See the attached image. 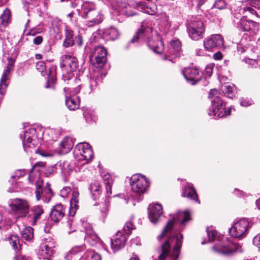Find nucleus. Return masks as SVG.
<instances>
[{"label": "nucleus", "instance_id": "9b49d317", "mask_svg": "<svg viewBox=\"0 0 260 260\" xmlns=\"http://www.w3.org/2000/svg\"><path fill=\"white\" fill-rule=\"evenodd\" d=\"M14 63L15 60L13 58H8L7 69L4 71L0 81V100L2 99L3 96L5 94L6 88L9 84L8 82L9 80V76Z\"/></svg>", "mask_w": 260, "mask_h": 260}, {"label": "nucleus", "instance_id": "680f3d73", "mask_svg": "<svg viewBox=\"0 0 260 260\" xmlns=\"http://www.w3.org/2000/svg\"><path fill=\"white\" fill-rule=\"evenodd\" d=\"M75 43L78 46H80L82 44V37L80 35H78L77 36L75 37Z\"/></svg>", "mask_w": 260, "mask_h": 260}, {"label": "nucleus", "instance_id": "0e129e2a", "mask_svg": "<svg viewBox=\"0 0 260 260\" xmlns=\"http://www.w3.org/2000/svg\"><path fill=\"white\" fill-rule=\"evenodd\" d=\"M213 57L215 60H220L222 58V54L220 52L218 51L214 54Z\"/></svg>", "mask_w": 260, "mask_h": 260}, {"label": "nucleus", "instance_id": "72a5a7b5", "mask_svg": "<svg viewBox=\"0 0 260 260\" xmlns=\"http://www.w3.org/2000/svg\"><path fill=\"white\" fill-rule=\"evenodd\" d=\"M83 258L87 260H101L102 256L98 253L91 250H87L82 256Z\"/></svg>", "mask_w": 260, "mask_h": 260}, {"label": "nucleus", "instance_id": "c85d7f7f", "mask_svg": "<svg viewBox=\"0 0 260 260\" xmlns=\"http://www.w3.org/2000/svg\"><path fill=\"white\" fill-rule=\"evenodd\" d=\"M11 12L9 9L4 10L3 14L0 16V31H5L4 29L8 24L11 22Z\"/></svg>", "mask_w": 260, "mask_h": 260}, {"label": "nucleus", "instance_id": "6ab92c4d", "mask_svg": "<svg viewBox=\"0 0 260 260\" xmlns=\"http://www.w3.org/2000/svg\"><path fill=\"white\" fill-rule=\"evenodd\" d=\"M153 37L156 41L153 39H149L148 45L149 47L155 53L160 54L164 51V45L158 34H155Z\"/></svg>", "mask_w": 260, "mask_h": 260}, {"label": "nucleus", "instance_id": "f257e3e1", "mask_svg": "<svg viewBox=\"0 0 260 260\" xmlns=\"http://www.w3.org/2000/svg\"><path fill=\"white\" fill-rule=\"evenodd\" d=\"M191 219L190 213L186 211L175 214L172 220H169L158 240L161 246L157 260H177L182 246L183 236L175 230L179 225L183 229L186 222Z\"/></svg>", "mask_w": 260, "mask_h": 260}, {"label": "nucleus", "instance_id": "dca6fc26", "mask_svg": "<svg viewBox=\"0 0 260 260\" xmlns=\"http://www.w3.org/2000/svg\"><path fill=\"white\" fill-rule=\"evenodd\" d=\"M60 64L61 67L66 68L70 72H75L78 66L77 58L67 55L62 57V62Z\"/></svg>", "mask_w": 260, "mask_h": 260}, {"label": "nucleus", "instance_id": "393cba45", "mask_svg": "<svg viewBox=\"0 0 260 260\" xmlns=\"http://www.w3.org/2000/svg\"><path fill=\"white\" fill-rule=\"evenodd\" d=\"M85 228V233L84 238L90 244L93 245L94 243L98 240V237L95 234L94 232L93 231L91 224L85 223L84 225Z\"/></svg>", "mask_w": 260, "mask_h": 260}, {"label": "nucleus", "instance_id": "338daca9", "mask_svg": "<svg viewBox=\"0 0 260 260\" xmlns=\"http://www.w3.org/2000/svg\"><path fill=\"white\" fill-rule=\"evenodd\" d=\"M122 1L123 0H112V2L115 3V5L118 7H122L123 6Z\"/></svg>", "mask_w": 260, "mask_h": 260}, {"label": "nucleus", "instance_id": "f3484780", "mask_svg": "<svg viewBox=\"0 0 260 260\" xmlns=\"http://www.w3.org/2000/svg\"><path fill=\"white\" fill-rule=\"evenodd\" d=\"M162 213V207L160 204H155L149 206L148 208V217L152 223L158 221L159 218Z\"/></svg>", "mask_w": 260, "mask_h": 260}, {"label": "nucleus", "instance_id": "a211bd4d", "mask_svg": "<svg viewBox=\"0 0 260 260\" xmlns=\"http://www.w3.org/2000/svg\"><path fill=\"white\" fill-rule=\"evenodd\" d=\"M238 27L243 31L254 32L258 30V24L257 23L253 21H247L243 17L241 18L240 21L238 22Z\"/></svg>", "mask_w": 260, "mask_h": 260}, {"label": "nucleus", "instance_id": "f704fd0d", "mask_svg": "<svg viewBox=\"0 0 260 260\" xmlns=\"http://www.w3.org/2000/svg\"><path fill=\"white\" fill-rule=\"evenodd\" d=\"M23 239L26 241H30L34 238V230L30 226L24 228L21 232Z\"/></svg>", "mask_w": 260, "mask_h": 260}, {"label": "nucleus", "instance_id": "3c124183", "mask_svg": "<svg viewBox=\"0 0 260 260\" xmlns=\"http://www.w3.org/2000/svg\"><path fill=\"white\" fill-rule=\"evenodd\" d=\"M71 188L70 187H64L60 190V194L62 197L65 198L71 191Z\"/></svg>", "mask_w": 260, "mask_h": 260}, {"label": "nucleus", "instance_id": "09e8293b", "mask_svg": "<svg viewBox=\"0 0 260 260\" xmlns=\"http://www.w3.org/2000/svg\"><path fill=\"white\" fill-rule=\"evenodd\" d=\"M157 12V8L156 6H152V7H147L145 10V13L149 15H153Z\"/></svg>", "mask_w": 260, "mask_h": 260}, {"label": "nucleus", "instance_id": "864d4df0", "mask_svg": "<svg viewBox=\"0 0 260 260\" xmlns=\"http://www.w3.org/2000/svg\"><path fill=\"white\" fill-rule=\"evenodd\" d=\"M189 37L193 40L198 41L203 38V34H189Z\"/></svg>", "mask_w": 260, "mask_h": 260}, {"label": "nucleus", "instance_id": "7ed1b4c3", "mask_svg": "<svg viewBox=\"0 0 260 260\" xmlns=\"http://www.w3.org/2000/svg\"><path fill=\"white\" fill-rule=\"evenodd\" d=\"M212 249L215 252L223 255H229L234 252L242 251L239 245L229 241L226 238L223 236L219 237Z\"/></svg>", "mask_w": 260, "mask_h": 260}, {"label": "nucleus", "instance_id": "bb28decb", "mask_svg": "<svg viewBox=\"0 0 260 260\" xmlns=\"http://www.w3.org/2000/svg\"><path fill=\"white\" fill-rule=\"evenodd\" d=\"M181 50L180 41L176 38L173 39L170 43L169 49L168 52H165L166 55H174L177 56Z\"/></svg>", "mask_w": 260, "mask_h": 260}, {"label": "nucleus", "instance_id": "a878e982", "mask_svg": "<svg viewBox=\"0 0 260 260\" xmlns=\"http://www.w3.org/2000/svg\"><path fill=\"white\" fill-rule=\"evenodd\" d=\"M182 196L195 201L199 203H200L196 190L191 184L188 183L185 185L183 190Z\"/></svg>", "mask_w": 260, "mask_h": 260}, {"label": "nucleus", "instance_id": "052dcab7", "mask_svg": "<svg viewBox=\"0 0 260 260\" xmlns=\"http://www.w3.org/2000/svg\"><path fill=\"white\" fill-rule=\"evenodd\" d=\"M97 86V82L95 79L92 78L90 80V91H92Z\"/></svg>", "mask_w": 260, "mask_h": 260}, {"label": "nucleus", "instance_id": "2f4dec72", "mask_svg": "<svg viewBox=\"0 0 260 260\" xmlns=\"http://www.w3.org/2000/svg\"><path fill=\"white\" fill-rule=\"evenodd\" d=\"M221 89L225 95L229 98H233L236 91V88L234 84H226L222 86Z\"/></svg>", "mask_w": 260, "mask_h": 260}, {"label": "nucleus", "instance_id": "37998d69", "mask_svg": "<svg viewBox=\"0 0 260 260\" xmlns=\"http://www.w3.org/2000/svg\"><path fill=\"white\" fill-rule=\"evenodd\" d=\"M135 229V226L132 221L127 222L123 228V233L126 235H129L131 231Z\"/></svg>", "mask_w": 260, "mask_h": 260}, {"label": "nucleus", "instance_id": "9d476101", "mask_svg": "<svg viewBox=\"0 0 260 260\" xmlns=\"http://www.w3.org/2000/svg\"><path fill=\"white\" fill-rule=\"evenodd\" d=\"M11 209L15 211L17 217H23L28 213V205L24 200L15 199L12 201L10 204Z\"/></svg>", "mask_w": 260, "mask_h": 260}, {"label": "nucleus", "instance_id": "ddd939ff", "mask_svg": "<svg viewBox=\"0 0 260 260\" xmlns=\"http://www.w3.org/2000/svg\"><path fill=\"white\" fill-rule=\"evenodd\" d=\"M241 11L245 15L257 16L256 9L260 7V0H246L242 3Z\"/></svg>", "mask_w": 260, "mask_h": 260}, {"label": "nucleus", "instance_id": "4c0bfd02", "mask_svg": "<svg viewBox=\"0 0 260 260\" xmlns=\"http://www.w3.org/2000/svg\"><path fill=\"white\" fill-rule=\"evenodd\" d=\"M75 37H74L73 34H67L66 39L64 41V46L66 47L71 46L75 44Z\"/></svg>", "mask_w": 260, "mask_h": 260}, {"label": "nucleus", "instance_id": "2eb2a0df", "mask_svg": "<svg viewBox=\"0 0 260 260\" xmlns=\"http://www.w3.org/2000/svg\"><path fill=\"white\" fill-rule=\"evenodd\" d=\"M84 14L83 17L85 18L91 19V22L94 23H100L102 20V17L98 11L90 8L88 4H84L83 6Z\"/></svg>", "mask_w": 260, "mask_h": 260}, {"label": "nucleus", "instance_id": "13d9d810", "mask_svg": "<svg viewBox=\"0 0 260 260\" xmlns=\"http://www.w3.org/2000/svg\"><path fill=\"white\" fill-rule=\"evenodd\" d=\"M253 244L260 248V234L256 236L253 240Z\"/></svg>", "mask_w": 260, "mask_h": 260}, {"label": "nucleus", "instance_id": "8fccbe9b", "mask_svg": "<svg viewBox=\"0 0 260 260\" xmlns=\"http://www.w3.org/2000/svg\"><path fill=\"white\" fill-rule=\"evenodd\" d=\"M225 6V3L223 0H216L214 3L215 8L218 9H222Z\"/></svg>", "mask_w": 260, "mask_h": 260}, {"label": "nucleus", "instance_id": "f03ea898", "mask_svg": "<svg viewBox=\"0 0 260 260\" xmlns=\"http://www.w3.org/2000/svg\"><path fill=\"white\" fill-rule=\"evenodd\" d=\"M219 95V91L215 89H211L209 95L212 103L211 110L209 112V115L213 116L215 119L230 115L232 109L230 107L228 111L225 110V104L220 99Z\"/></svg>", "mask_w": 260, "mask_h": 260}, {"label": "nucleus", "instance_id": "f8f14e48", "mask_svg": "<svg viewBox=\"0 0 260 260\" xmlns=\"http://www.w3.org/2000/svg\"><path fill=\"white\" fill-rule=\"evenodd\" d=\"M223 45V39L219 34L211 35L204 42V47L208 51H213L214 48L221 47Z\"/></svg>", "mask_w": 260, "mask_h": 260}, {"label": "nucleus", "instance_id": "de8ad7c7", "mask_svg": "<svg viewBox=\"0 0 260 260\" xmlns=\"http://www.w3.org/2000/svg\"><path fill=\"white\" fill-rule=\"evenodd\" d=\"M36 69L41 73L42 75H44L43 73L44 71L46 70V65L45 62L42 61H38L36 64Z\"/></svg>", "mask_w": 260, "mask_h": 260}, {"label": "nucleus", "instance_id": "0eeeda50", "mask_svg": "<svg viewBox=\"0 0 260 260\" xmlns=\"http://www.w3.org/2000/svg\"><path fill=\"white\" fill-rule=\"evenodd\" d=\"M36 190L35 194L38 201L42 200L45 203H48L51 198L54 196V193L51 188L50 184L47 182L46 184L44 191L42 188L43 185V181L41 179L36 182Z\"/></svg>", "mask_w": 260, "mask_h": 260}, {"label": "nucleus", "instance_id": "39448f33", "mask_svg": "<svg viewBox=\"0 0 260 260\" xmlns=\"http://www.w3.org/2000/svg\"><path fill=\"white\" fill-rule=\"evenodd\" d=\"M249 229L248 220L245 218H241L237 220L229 230V233L232 237L242 239L246 236Z\"/></svg>", "mask_w": 260, "mask_h": 260}, {"label": "nucleus", "instance_id": "1a4fd4ad", "mask_svg": "<svg viewBox=\"0 0 260 260\" xmlns=\"http://www.w3.org/2000/svg\"><path fill=\"white\" fill-rule=\"evenodd\" d=\"M55 242L51 237L45 239L40 245L38 254L43 258H49L54 253Z\"/></svg>", "mask_w": 260, "mask_h": 260}, {"label": "nucleus", "instance_id": "5701e85b", "mask_svg": "<svg viewBox=\"0 0 260 260\" xmlns=\"http://www.w3.org/2000/svg\"><path fill=\"white\" fill-rule=\"evenodd\" d=\"M74 143L72 138L66 137L63 139L59 144V152L61 154L69 152L73 148Z\"/></svg>", "mask_w": 260, "mask_h": 260}, {"label": "nucleus", "instance_id": "603ef678", "mask_svg": "<svg viewBox=\"0 0 260 260\" xmlns=\"http://www.w3.org/2000/svg\"><path fill=\"white\" fill-rule=\"evenodd\" d=\"M25 171L23 170H17L15 171L14 175H13L12 177L15 179H18L20 177L23 176L25 175Z\"/></svg>", "mask_w": 260, "mask_h": 260}, {"label": "nucleus", "instance_id": "4be33fe9", "mask_svg": "<svg viewBox=\"0 0 260 260\" xmlns=\"http://www.w3.org/2000/svg\"><path fill=\"white\" fill-rule=\"evenodd\" d=\"M64 216V208L60 204L54 206L50 213L51 220L55 222H58L62 219Z\"/></svg>", "mask_w": 260, "mask_h": 260}, {"label": "nucleus", "instance_id": "a18cd8bd", "mask_svg": "<svg viewBox=\"0 0 260 260\" xmlns=\"http://www.w3.org/2000/svg\"><path fill=\"white\" fill-rule=\"evenodd\" d=\"M35 133V130L33 128H30L28 131L24 132L23 134L20 135V138L23 140L27 139L28 137H32V135Z\"/></svg>", "mask_w": 260, "mask_h": 260}, {"label": "nucleus", "instance_id": "c03bdc74", "mask_svg": "<svg viewBox=\"0 0 260 260\" xmlns=\"http://www.w3.org/2000/svg\"><path fill=\"white\" fill-rule=\"evenodd\" d=\"M52 70H53V69H51V70L49 71L48 82L47 83V85L46 86V88H49L51 87V86L49 85V84L50 83H51L52 84L55 83L56 78L55 77L54 73H53Z\"/></svg>", "mask_w": 260, "mask_h": 260}, {"label": "nucleus", "instance_id": "6e6552de", "mask_svg": "<svg viewBox=\"0 0 260 260\" xmlns=\"http://www.w3.org/2000/svg\"><path fill=\"white\" fill-rule=\"evenodd\" d=\"M107 51L102 46L95 47L90 56L92 63L95 68H100L104 66L107 61Z\"/></svg>", "mask_w": 260, "mask_h": 260}, {"label": "nucleus", "instance_id": "58836bf2", "mask_svg": "<svg viewBox=\"0 0 260 260\" xmlns=\"http://www.w3.org/2000/svg\"><path fill=\"white\" fill-rule=\"evenodd\" d=\"M23 148L25 151H27L26 149L28 148H34L35 144L33 142L32 137H28L25 140H23Z\"/></svg>", "mask_w": 260, "mask_h": 260}, {"label": "nucleus", "instance_id": "ea45409f", "mask_svg": "<svg viewBox=\"0 0 260 260\" xmlns=\"http://www.w3.org/2000/svg\"><path fill=\"white\" fill-rule=\"evenodd\" d=\"M56 29L54 28V31L56 32H73V31H70L66 29V25L61 22H58L55 25Z\"/></svg>", "mask_w": 260, "mask_h": 260}, {"label": "nucleus", "instance_id": "49530a36", "mask_svg": "<svg viewBox=\"0 0 260 260\" xmlns=\"http://www.w3.org/2000/svg\"><path fill=\"white\" fill-rule=\"evenodd\" d=\"M105 183L106 184V189L107 192V194L110 196L112 193L111 187H112V179H110L109 177L105 179Z\"/></svg>", "mask_w": 260, "mask_h": 260}, {"label": "nucleus", "instance_id": "e2e57ef3", "mask_svg": "<svg viewBox=\"0 0 260 260\" xmlns=\"http://www.w3.org/2000/svg\"><path fill=\"white\" fill-rule=\"evenodd\" d=\"M43 41V38L41 36H38L34 39V43L37 45H40Z\"/></svg>", "mask_w": 260, "mask_h": 260}, {"label": "nucleus", "instance_id": "4d7b16f0", "mask_svg": "<svg viewBox=\"0 0 260 260\" xmlns=\"http://www.w3.org/2000/svg\"><path fill=\"white\" fill-rule=\"evenodd\" d=\"M23 8L27 11L28 13V15H29V13L30 12V9H31V8L29 7V4L26 1H22Z\"/></svg>", "mask_w": 260, "mask_h": 260}, {"label": "nucleus", "instance_id": "79ce46f5", "mask_svg": "<svg viewBox=\"0 0 260 260\" xmlns=\"http://www.w3.org/2000/svg\"><path fill=\"white\" fill-rule=\"evenodd\" d=\"M83 114L86 120L92 119L93 116V111L87 107H84L83 109Z\"/></svg>", "mask_w": 260, "mask_h": 260}, {"label": "nucleus", "instance_id": "cd10ccee", "mask_svg": "<svg viewBox=\"0 0 260 260\" xmlns=\"http://www.w3.org/2000/svg\"><path fill=\"white\" fill-rule=\"evenodd\" d=\"M32 214L29 215V217L32 219V225L36 224L38 220H40L42 215L44 213L43 207L40 205L35 206L30 210Z\"/></svg>", "mask_w": 260, "mask_h": 260}, {"label": "nucleus", "instance_id": "412c9836", "mask_svg": "<svg viewBox=\"0 0 260 260\" xmlns=\"http://www.w3.org/2000/svg\"><path fill=\"white\" fill-rule=\"evenodd\" d=\"M126 240V238L124 234H122L120 232H117L114 239L111 241V248L113 252H115L122 248Z\"/></svg>", "mask_w": 260, "mask_h": 260}, {"label": "nucleus", "instance_id": "6e6d98bb", "mask_svg": "<svg viewBox=\"0 0 260 260\" xmlns=\"http://www.w3.org/2000/svg\"><path fill=\"white\" fill-rule=\"evenodd\" d=\"M213 68V65L210 64L207 65L205 69V73H206L209 77L211 76L212 74Z\"/></svg>", "mask_w": 260, "mask_h": 260}, {"label": "nucleus", "instance_id": "bf43d9fd", "mask_svg": "<svg viewBox=\"0 0 260 260\" xmlns=\"http://www.w3.org/2000/svg\"><path fill=\"white\" fill-rule=\"evenodd\" d=\"M29 20H28L27 22L25 24V29L24 30V32L27 31V30L29 31V32H42V31H39V30H38L37 31L35 30V29L34 28H31L30 29H28L27 28L29 27Z\"/></svg>", "mask_w": 260, "mask_h": 260}, {"label": "nucleus", "instance_id": "473e14b6", "mask_svg": "<svg viewBox=\"0 0 260 260\" xmlns=\"http://www.w3.org/2000/svg\"><path fill=\"white\" fill-rule=\"evenodd\" d=\"M89 189L94 197V200H96L97 197L101 193V185L97 181H93L91 183Z\"/></svg>", "mask_w": 260, "mask_h": 260}, {"label": "nucleus", "instance_id": "7c9ffc66", "mask_svg": "<svg viewBox=\"0 0 260 260\" xmlns=\"http://www.w3.org/2000/svg\"><path fill=\"white\" fill-rule=\"evenodd\" d=\"M189 25L192 30L190 32H203L204 30V25L200 20L192 21Z\"/></svg>", "mask_w": 260, "mask_h": 260}, {"label": "nucleus", "instance_id": "c756f323", "mask_svg": "<svg viewBox=\"0 0 260 260\" xmlns=\"http://www.w3.org/2000/svg\"><path fill=\"white\" fill-rule=\"evenodd\" d=\"M66 104L70 110H75L79 108L80 101L77 97L75 99L73 96H66Z\"/></svg>", "mask_w": 260, "mask_h": 260}, {"label": "nucleus", "instance_id": "774afa93", "mask_svg": "<svg viewBox=\"0 0 260 260\" xmlns=\"http://www.w3.org/2000/svg\"><path fill=\"white\" fill-rule=\"evenodd\" d=\"M140 238L139 237H137L135 239H133L131 241V244L132 245L135 244L136 245H138L140 243Z\"/></svg>", "mask_w": 260, "mask_h": 260}, {"label": "nucleus", "instance_id": "b1692460", "mask_svg": "<svg viewBox=\"0 0 260 260\" xmlns=\"http://www.w3.org/2000/svg\"><path fill=\"white\" fill-rule=\"evenodd\" d=\"M79 195V193L78 189L74 188L70 202V209L69 211V214L72 216L75 215L76 211L78 209Z\"/></svg>", "mask_w": 260, "mask_h": 260}, {"label": "nucleus", "instance_id": "20e7f679", "mask_svg": "<svg viewBox=\"0 0 260 260\" xmlns=\"http://www.w3.org/2000/svg\"><path fill=\"white\" fill-rule=\"evenodd\" d=\"M74 153L77 160L85 161L84 164L90 162L93 156L91 147L87 143H80L77 144L75 146Z\"/></svg>", "mask_w": 260, "mask_h": 260}, {"label": "nucleus", "instance_id": "a19ab883", "mask_svg": "<svg viewBox=\"0 0 260 260\" xmlns=\"http://www.w3.org/2000/svg\"><path fill=\"white\" fill-rule=\"evenodd\" d=\"M206 231L207 233L209 241L210 242H212L215 240L217 236L216 231L212 228H208Z\"/></svg>", "mask_w": 260, "mask_h": 260}, {"label": "nucleus", "instance_id": "c9c22d12", "mask_svg": "<svg viewBox=\"0 0 260 260\" xmlns=\"http://www.w3.org/2000/svg\"><path fill=\"white\" fill-rule=\"evenodd\" d=\"M10 243L15 251H18L20 247L19 237L16 235H12L9 238Z\"/></svg>", "mask_w": 260, "mask_h": 260}, {"label": "nucleus", "instance_id": "4468645a", "mask_svg": "<svg viewBox=\"0 0 260 260\" xmlns=\"http://www.w3.org/2000/svg\"><path fill=\"white\" fill-rule=\"evenodd\" d=\"M182 73L186 81L192 85L199 81L202 76V73L196 68H185Z\"/></svg>", "mask_w": 260, "mask_h": 260}, {"label": "nucleus", "instance_id": "5fc2aeb1", "mask_svg": "<svg viewBox=\"0 0 260 260\" xmlns=\"http://www.w3.org/2000/svg\"><path fill=\"white\" fill-rule=\"evenodd\" d=\"M240 104L242 106L246 107L252 104V101L247 99L242 98L240 100Z\"/></svg>", "mask_w": 260, "mask_h": 260}, {"label": "nucleus", "instance_id": "423d86ee", "mask_svg": "<svg viewBox=\"0 0 260 260\" xmlns=\"http://www.w3.org/2000/svg\"><path fill=\"white\" fill-rule=\"evenodd\" d=\"M131 185L132 190L136 193H144L149 185L147 178L140 174H136L131 177Z\"/></svg>", "mask_w": 260, "mask_h": 260}, {"label": "nucleus", "instance_id": "69168bd1", "mask_svg": "<svg viewBox=\"0 0 260 260\" xmlns=\"http://www.w3.org/2000/svg\"><path fill=\"white\" fill-rule=\"evenodd\" d=\"M14 258L15 260H29L28 258L23 255H17L15 256Z\"/></svg>", "mask_w": 260, "mask_h": 260}, {"label": "nucleus", "instance_id": "e433bc0d", "mask_svg": "<svg viewBox=\"0 0 260 260\" xmlns=\"http://www.w3.org/2000/svg\"><path fill=\"white\" fill-rule=\"evenodd\" d=\"M153 31L152 28L150 26V23L144 21L142 23L141 27L137 32H152Z\"/></svg>", "mask_w": 260, "mask_h": 260}, {"label": "nucleus", "instance_id": "aec40b11", "mask_svg": "<svg viewBox=\"0 0 260 260\" xmlns=\"http://www.w3.org/2000/svg\"><path fill=\"white\" fill-rule=\"evenodd\" d=\"M85 250L84 245L74 246L65 254L64 258L66 260H77Z\"/></svg>", "mask_w": 260, "mask_h": 260}]
</instances>
